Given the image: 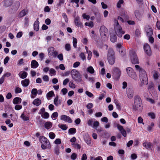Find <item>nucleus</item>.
Wrapping results in <instances>:
<instances>
[{
  "mask_svg": "<svg viewBox=\"0 0 160 160\" xmlns=\"http://www.w3.org/2000/svg\"><path fill=\"white\" fill-rule=\"evenodd\" d=\"M45 112H46L45 109V108H42L39 110V111L38 112V114H39L42 115Z\"/></svg>",
  "mask_w": 160,
  "mask_h": 160,
  "instance_id": "nucleus-60",
  "label": "nucleus"
},
{
  "mask_svg": "<svg viewBox=\"0 0 160 160\" xmlns=\"http://www.w3.org/2000/svg\"><path fill=\"white\" fill-rule=\"evenodd\" d=\"M41 117L44 119H48L49 117V114L48 112H46L41 115Z\"/></svg>",
  "mask_w": 160,
  "mask_h": 160,
  "instance_id": "nucleus-43",
  "label": "nucleus"
},
{
  "mask_svg": "<svg viewBox=\"0 0 160 160\" xmlns=\"http://www.w3.org/2000/svg\"><path fill=\"white\" fill-rule=\"evenodd\" d=\"M122 48H123L122 47V43H119L117 44V50L121 49Z\"/></svg>",
  "mask_w": 160,
  "mask_h": 160,
  "instance_id": "nucleus-63",
  "label": "nucleus"
},
{
  "mask_svg": "<svg viewBox=\"0 0 160 160\" xmlns=\"http://www.w3.org/2000/svg\"><path fill=\"white\" fill-rule=\"evenodd\" d=\"M130 56L131 61L132 64H138L139 62L135 52L133 51H131L129 52Z\"/></svg>",
  "mask_w": 160,
  "mask_h": 160,
  "instance_id": "nucleus-8",
  "label": "nucleus"
},
{
  "mask_svg": "<svg viewBox=\"0 0 160 160\" xmlns=\"http://www.w3.org/2000/svg\"><path fill=\"white\" fill-rule=\"evenodd\" d=\"M154 88V84L152 82L150 83L148 85V89L149 90L153 89Z\"/></svg>",
  "mask_w": 160,
  "mask_h": 160,
  "instance_id": "nucleus-54",
  "label": "nucleus"
},
{
  "mask_svg": "<svg viewBox=\"0 0 160 160\" xmlns=\"http://www.w3.org/2000/svg\"><path fill=\"white\" fill-rule=\"evenodd\" d=\"M44 126L48 130L52 127V123L51 122L48 121L45 123Z\"/></svg>",
  "mask_w": 160,
  "mask_h": 160,
  "instance_id": "nucleus-32",
  "label": "nucleus"
},
{
  "mask_svg": "<svg viewBox=\"0 0 160 160\" xmlns=\"http://www.w3.org/2000/svg\"><path fill=\"white\" fill-rule=\"evenodd\" d=\"M138 122L139 123H142L143 125L144 124L143 122V119L141 117H139L138 118Z\"/></svg>",
  "mask_w": 160,
  "mask_h": 160,
  "instance_id": "nucleus-61",
  "label": "nucleus"
},
{
  "mask_svg": "<svg viewBox=\"0 0 160 160\" xmlns=\"http://www.w3.org/2000/svg\"><path fill=\"white\" fill-rule=\"evenodd\" d=\"M126 71L128 75L131 78L136 80L137 78V75L134 70L131 67L126 68Z\"/></svg>",
  "mask_w": 160,
  "mask_h": 160,
  "instance_id": "nucleus-9",
  "label": "nucleus"
},
{
  "mask_svg": "<svg viewBox=\"0 0 160 160\" xmlns=\"http://www.w3.org/2000/svg\"><path fill=\"white\" fill-rule=\"evenodd\" d=\"M143 109L142 102L140 97L138 95L135 97L134 105L133 106V110L135 111H137L141 112Z\"/></svg>",
  "mask_w": 160,
  "mask_h": 160,
  "instance_id": "nucleus-2",
  "label": "nucleus"
},
{
  "mask_svg": "<svg viewBox=\"0 0 160 160\" xmlns=\"http://www.w3.org/2000/svg\"><path fill=\"white\" fill-rule=\"evenodd\" d=\"M115 23L116 24L114 25V28L116 34L119 37H121L123 34L125 33V32L122 30L121 26L119 25L118 21L116 20Z\"/></svg>",
  "mask_w": 160,
  "mask_h": 160,
  "instance_id": "nucleus-5",
  "label": "nucleus"
},
{
  "mask_svg": "<svg viewBox=\"0 0 160 160\" xmlns=\"http://www.w3.org/2000/svg\"><path fill=\"white\" fill-rule=\"evenodd\" d=\"M54 153L57 155H59V147L56 146L54 148Z\"/></svg>",
  "mask_w": 160,
  "mask_h": 160,
  "instance_id": "nucleus-45",
  "label": "nucleus"
},
{
  "mask_svg": "<svg viewBox=\"0 0 160 160\" xmlns=\"http://www.w3.org/2000/svg\"><path fill=\"white\" fill-rule=\"evenodd\" d=\"M95 119L91 118L88 120L87 122V124L88 126L92 127L94 129H96L98 126H99V123L96 120L94 121Z\"/></svg>",
  "mask_w": 160,
  "mask_h": 160,
  "instance_id": "nucleus-7",
  "label": "nucleus"
},
{
  "mask_svg": "<svg viewBox=\"0 0 160 160\" xmlns=\"http://www.w3.org/2000/svg\"><path fill=\"white\" fill-rule=\"evenodd\" d=\"M85 25L88 26L89 27L92 28L94 26V24L92 22L90 21L89 22H86L85 23Z\"/></svg>",
  "mask_w": 160,
  "mask_h": 160,
  "instance_id": "nucleus-46",
  "label": "nucleus"
},
{
  "mask_svg": "<svg viewBox=\"0 0 160 160\" xmlns=\"http://www.w3.org/2000/svg\"><path fill=\"white\" fill-rule=\"evenodd\" d=\"M55 134L53 132H50L49 133V136L50 138L52 139H54L55 137Z\"/></svg>",
  "mask_w": 160,
  "mask_h": 160,
  "instance_id": "nucleus-53",
  "label": "nucleus"
},
{
  "mask_svg": "<svg viewBox=\"0 0 160 160\" xmlns=\"http://www.w3.org/2000/svg\"><path fill=\"white\" fill-rule=\"evenodd\" d=\"M121 72L120 69L118 68H115L113 71L112 75L115 80H118L121 76Z\"/></svg>",
  "mask_w": 160,
  "mask_h": 160,
  "instance_id": "nucleus-11",
  "label": "nucleus"
},
{
  "mask_svg": "<svg viewBox=\"0 0 160 160\" xmlns=\"http://www.w3.org/2000/svg\"><path fill=\"white\" fill-rule=\"evenodd\" d=\"M77 155L75 153H73L71 156V158L72 160H75L77 158Z\"/></svg>",
  "mask_w": 160,
  "mask_h": 160,
  "instance_id": "nucleus-59",
  "label": "nucleus"
},
{
  "mask_svg": "<svg viewBox=\"0 0 160 160\" xmlns=\"http://www.w3.org/2000/svg\"><path fill=\"white\" fill-rule=\"evenodd\" d=\"M65 49L67 51H69L71 49V47L70 44L66 43L65 45Z\"/></svg>",
  "mask_w": 160,
  "mask_h": 160,
  "instance_id": "nucleus-44",
  "label": "nucleus"
},
{
  "mask_svg": "<svg viewBox=\"0 0 160 160\" xmlns=\"http://www.w3.org/2000/svg\"><path fill=\"white\" fill-rule=\"evenodd\" d=\"M153 75V77L155 80H157L159 76V73L158 72L155 70L153 71L152 72Z\"/></svg>",
  "mask_w": 160,
  "mask_h": 160,
  "instance_id": "nucleus-33",
  "label": "nucleus"
},
{
  "mask_svg": "<svg viewBox=\"0 0 160 160\" xmlns=\"http://www.w3.org/2000/svg\"><path fill=\"white\" fill-rule=\"evenodd\" d=\"M48 54L49 57L52 56L54 58H56L58 54V52L55 50L53 47H49L48 50Z\"/></svg>",
  "mask_w": 160,
  "mask_h": 160,
  "instance_id": "nucleus-10",
  "label": "nucleus"
},
{
  "mask_svg": "<svg viewBox=\"0 0 160 160\" xmlns=\"http://www.w3.org/2000/svg\"><path fill=\"white\" fill-rule=\"evenodd\" d=\"M74 22L75 25L77 27H80L81 28H82L83 27L82 23L80 21V18L78 16H77L75 18Z\"/></svg>",
  "mask_w": 160,
  "mask_h": 160,
  "instance_id": "nucleus-16",
  "label": "nucleus"
},
{
  "mask_svg": "<svg viewBox=\"0 0 160 160\" xmlns=\"http://www.w3.org/2000/svg\"><path fill=\"white\" fill-rule=\"evenodd\" d=\"M85 136L84 137V140L86 142L88 145H89L91 143V140L89 135L88 134L85 135Z\"/></svg>",
  "mask_w": 160,
  "mask_h": 160,
  "instance_id": "nucleus-28",
  "label": "nucleus"
},
{
  "mask_svg": "<svg viewBox=\"0 0 160 160\" xmlns=\"http://www.w3.org/2000/svg\"><path fill=\"white\" fill-rule=\"evenodd\" d=\"M82 17L84 19H86L87 20H88L90 18L89 15H87L85 13L82 14Z\"/></svg>",
  "mask_w": 160,
  "mask_h": 160,
  "instance_id": "nucleus-58",
  "label": "nucleus"
},
{
  "mask_svg": "<svg viewBox=\"0 0 160 160\" xmlns=\"http://www.w3.org/2000/svg\"><path fill=\"white\" fill-rule=\"evenodd\" d=\"M93 106V104L92 103H89L86 106V107L88 109H89L92 108Z\"/></svg>",
  "mask_w": 160,
  "mask_h": 160,
  "instance_id": "nucleus-64",
  "label": "nucleus"
},
{
  "mask_svg": "<svg viewBox=\"0 0 160 160\" xmlns=\"http://www.w3.org/2000/svg\"><path fill=\"white\" fill-rule=\"evenodd\" d=\"M53 102L54 104L57 107L58 106L61 104V100H58V96H57L54 99Z\"/></svg>",
  "mask_w": 160,
  "mask_h": 160,
  "instance_id": "nucleus-23",
  "label": "nucleus"
},
{
  "mask_svg": "<svg viewBox=\"0 0 160 160\" xmlns=\"http://www.w3.org/2000/svg\"><path fill=\"white\" fill-rule=\"evenodd\" d=\"M39 65L38 62L35 60H32L31 61V67L32 68H36Z\"/></svg>",
  "mask_w": 160,
  "mask_h": 160,
  "instance_id": "nucleus-22",
  "label": "nucleus"
},
{
  "mask_svg": "<svg viewBox=\"0 0 160 160\" xmlns=\"http://www.w3.org/2000/svg\"><path fill=\"white\" fill-rule=\"evenodd\" d=\"M41 101L40 99L38 98L35 99L33 102L32 103L37 106H39L41 104Z\"/></svg>",
  "mask_w": 160,
  "mask_h": 160,
  "instance_id": "nucleus-30",
  "label": "nucleus"
},
{
  "mask_svg": "<svg viewBox=\"0 0 160 160\" xmlns=\"http://www.w3.org/2000/svg\"><path fill=\"white\" fill-rule=\"evenodd\" d=\"M72 78L76 81L78 82L82 81L79 72L76 69L72 70L71 72Z\"/></svg>",
  "mask_w": 160,
  "mask_h": 160,
  "instance_id": "nucleus-6",
  "label": "nucleus"
},
{
  "mask_svg": "<svg viewBox=\"0 0 160 160\" xmlns=\"http://www.w3.org/2000/svg\"><path fill=\"white\" fill-rule=\"evenodd\" d=\"M135 67L136 70L139 72L140 80L142 84L147 85L148 83V80L146 71L143 69L141 68L138 65H136Z\"/></svg>",
  "mask_w": 160,
  "mask_h": 160,
  "instance_id": "nucleus-1",
  "label": "nucleus"
},
{
  "mask_svg": "<svg viewBox=\"0 0 160 160\" xmlns=\"http://www.w3.org/2000/svg\"><path fill=\"white\" fill-rule=\"evenodd\" d=\"M134 14L136 18L138 20H141V15L138 10H136L134 12Z\"/></svg>",
  "mask_w": 160,
  "mask_h": 160,
  "instance_id": "nucleus-27",
  "label": "nucleus"
},
{
  "mask_svg": "<svg viewBox=\"0 0 160 160\" xmlns=\"http://www.w3.org/2000/svg\"><path fill=\"white\" fill-rule=\"evenodd\" d=\"M127 94L129 98H132L133 96V89L131 88H128L127 90Z\"/></svg>",
  "mask_w": 160,
  "mask_h": 160,
  "instance_id": "nucleus-18",
  "label": "nucleus"
},
{
  "mask_svg": "<svg viewBox=\"0 0 160 160\" xmlns=\"http://www.w3.org/2000/svg\"><path fill=\"white\" fill-rule=\"evenodd\" d=\"M22 91L21 88L19 87H16L15 88V92L16 94L20 93Z\"/></svg>",
  "mask_w": 160,
  "mask_h": 160,
  "instance_id": "nucleus-47",
  "label": "nucleus"
},
{
  "mask_svg": "<svg viewBox=\"0 0 160 160\" xmlns=\"http://www.w3.org/2000/svg\"><path fill=\"white\" fill-rule=\"evenodd\" d=\"M90 160H103L101 156H98L96 158L93 157H90Z\"/></svg>",
  "mask_w": 160,
  "mask_h": 160,
  "instance_id": "nucleus-50",
  "label": "nucleus"
},
{
  "mask_svg": "<svg viewBox=\"0 0 160 160\" xmlns=\"http://www.w3.org/2000/svg\"><path fill=\"white\" fill-rule=\"evenodd\" d=\"M107 59L110 64L113 65L115 62V57L114 51L112 49H109L107 54Z\"/></svg>",
  "mask_w": 160,
  "mask_h": 160,
  "instance_id": "nucleus-4",
  "label": "nucleus"
},
{
  "mask_svg": "<svg viewBox=\"0 0 160 160\" xmlns=\"http://www.w3.org/2000/svg\"><path fill=\"white\" fill-rule=\"evenodd\" d=\"M58 126L62 129L63 130H66L68 128V127L66 124H59L58 125Z\"/></svg>",
  "mask_w": 160,
  "mask_h": 160,
  "instance_id": "nucleus-41",
  "label": "nucleus"
},
{
  "mask_svg": "<svg viewBox=\"0 0 160 160\" xmlns=\"http://www.w3.org/2000/svg\"><path fill=\"white\" fill-rule=\"evenodd\" d=\"M22 101V99L19 97L14 98L12 101V102L14 104H17L20 103Z\"/></svg>",
  "mask_w": 160,
  "mask_h": 160,
  "instance_id": "nucleus-25",
  "label": "nucleus"
},
{
  "mask_svg": "<svg viewBox=\"0 0 160 160\" xmlns=\"http://www.w3.org/2000/svg\"><path fill=\"white\" fill-rule=\"evenodd\" d=\"M28 10L27 9L22 10L19 13V17L20 18L25 16L28 12Z\"/></svg>",
  "mask_w": 160,
  "mask_h": 160,
  "instance_id": "nucleus-24",
  "label": "nucleus"
},
{
  "mask_svg": "<svg viewBox=\"0 0 160 160\" xmlns=\"http://www.w3.org/2000/svg\"><path fill=\"white\" fill-rule=\"evenodd\" d=\"M145 30L148 37L152 36L153 34V30L151 26L147 25L145 26Z\"/></svg>",
  "mask_w": 160,
  "mask_h": 160,
  "instance_id": "nucleus-13",
  "label": "nucleus"
},
{
  "mask_svg": "<svg viewBox=\"0 0 160 160\" xmlns=\"http://www.w3.org/2000/svg\"><path fill=\"white\" fill-rule=\"evenodd\" d=\"M20 77L22 79L25 78L28 75V73L25 71H23V72L21 74H20V73L19 74Z\"/></svg>",
  "mask_w": 160,
  "mask_h": 160,
  "instance_id": "nucleus-39",
  "label": "nucleus"
},
{
  "mask_svg": "<svg viewBox=\"0 0 160 160\" xmlns=\"http://www.w3.org/2000/svg\"><path fill=\"white\" fill-rule=\"evenodd\" d=\"M54 96V92L51 91L48 92L46 94V97L48 100H50L51 97Z\"/></svg>",
  "mask_w": 160,
  "mask_h": 160,
  "instance_id": "nucleus-35",
  "label": "nucleus"
},
{
  "mask_svg": "<svg viewBox=\"0 0 160 160\" xmlns=\"http://www.w3.org/2000/svg\"><path fill=\"white\" fill-rule=\"evenodd\" d=\"M72 145L74 148L78 149H80L81 148V146L78 143H73Z\"/></svg>",
  "mask_w": 160,
  "mask_h": 160,
  "instance_id": "nucleus-52",
  "label": "nucleus"
},
{
  "mask_svg": "<svg viewBox=\"0 0 160 160\" xmlns=\"http://www.w3.org/2000/svg\"><path fill=\"white\" fill-rule=\"evenodd\" d=\"M77 39L76 38H73V46L74 48H77Z\"/></svg>",
  "mask_w": 160,
  "mask_h": 160,
  "instance_id": "nucleus-55",
  "label": "nucleus"
},
{
  "mask_svg": "<svg viewBox=\"0 0 160 160\" xmlns=\"http://www.w3.org/2000/svg\"><path fill=\"white\" fill-rule=\"evenodd\" d=\"M148 115L152 119H154L155 118V115L153 112H149L148 113Z\"/></svg>",
  "mask_w": 160,
  "mask_h": 160,
  "instance_id": "nucleus-51",
  "label": "nucleus"
},
{
  "mask_svg": "<svg viewBox=\"0 0 160 160\" xmlns=\"http://www.w3.org/2000/svg\"><path fill=\"white\" fill-rule=\"evenodd\" d=\"M43 80L45 82H48L49 80V77L47 75H44L42 77Z\"/></svg>",
  "mask_w": 160,
  "mask_h": 160,
  "instance_id": "nucleus-62",
  "label": "nucleus"
},
{
  "mask_svg": "<svg viewBox=\"0 0 160 160\" xmlns=\"http://www.w3.org/2000/svg\"><path fill=\"white\" fill-rule=\"evenodd\" d=\"M20 118L24 121H27L29 120V117H27V114H25L24 112L22 114Z\"/></svg>",
  "mask_w": 160,
  "mask_h": 160,
  "instance_id": "nucleus-31",
  "label": "nucleus"
},
{
  "mask_svg": "<svg viewBox=\"0 0 160 160\" xmlns=\"http://www.w3.org/2000/svg\"><path fill=\"white\" fill-rule=\"evenodd\" d=\"M39 22L38 21V18H37L35 22L34 25L33 27L34 30L38 31L39 29Z\"/></svg>",
  "mask_w": 160,
  "mask_h": 160,
  "instance_id": "nucleus-20",
  "label": "nucleus"
},
{
  "mask_svg": "<svg viewBox=\"0 0 160 160\" xmlns=\"http://www.w3.org/2000/svg\"><path fill=\"white\" fill-rule=\"evenodd\" d=\"M117 127L118 129L120 131L122 135L124 137H126V132L123 128V126L119 124H117Z\"/></svg>",
  "mask_w": 160,
  "mask_h": 160,
  "instance_id": "nucleus-17",
  "label": "nucleus"
},
{
  "mask_svg": "<svg viewBox=\"0 0 160 160\" xmlns=\"http://www.w3.org/2000/svg\"><path fill=\"white\" fill-rule=\"evenodd\" d=\"M58 113L57 112H55L53 113L51 116V118L53 120H56L57 117L58 116Z\"/></svg>",
  "mask_w": 160,
  "mask_h": 160,
  "instance_id": "nucleus-40",
  "label": "nucleus"
},
{
  "mask_svg": "<svg viewBox=\"0 0 160 160\" xmlns=\"http://www.w3.org/2000/svg\"><path fill=\"white\" fill-rule=\"evenodd\" d=\"M39 141L42 143L41 147L43 150L47 148H49L50 144L49 140L45 137L41 136L39 137Z\"/></svg>",
  "mask_w": 160,
  "mask_h": 160,
  "instance_id": "nucleus-3",
  "label": "nucleus"
},
{
  "mask_svg": "<svg viewBox=\"0 0 160 160\" xmlns=\"http://www.w3.org/2000/svg\"><path fill=\"white\" fill-rule=\"evenodd\" d=\"M20 2L18 1L14 3L12 7V9L14 11H17L18 9L20 6Z\"/></svg>",
  "mask_w": 160,
  "mask_h": 160,
  "instance_id": "nucleus-26",
  "label": "nucleus"
},
{
  "mask_svg": "<svg viewBox=\"0 0 160 160\" xmlns=\"http://www.w3.org/2000/svg\"><path fill=\"white\" fill-rule=\"evenodd\" d=\"M29 25V18L28 17H26L24 19V26L27 28Z\"/></svg>",
  "mask_w": 160,
  "mask_h": 160,
  "instance_id": "nucleus-34",
  "label": "nucleus"
},
{
  "mask_svg": "<svg viewBox=\"0 0 160 160\" xmlns=\"http://www.w3.org/2000/svg\"><path fill=\"white\" fill-rule=\"evenodd\" d=\"M154 124L153 122H151L150 125H148L147 128V130L149 132L152 131V128L154 127Z\"/></svg>",
  "mask_w": 160,
  "mask_h": 160,
  "instance_id": "nucleus-37",
  "label": "nucleus"
},
{
  "mask_svg": "<svg viewBox=\"0 0 160 160\" xmlns=\"http://www.w3.org/2000/svg\"><path fill=\"white\" fill-rule=\"evenodd\" d=\"M76 132V129L74 128H71L68 130V134L69 135H73Z\"/></svg>",
  "mask_w": 160,
  "mask_h": 160,
  "instance_id": "nucleus-36",
  "label": "nucleus"
},
{
  "mask_svg": "<svg viewBox=\"0 0 160 160\" xmlns=\"http://www.w3.org/2000/svg\"><path fill=\"white\" fill-rule=\"evenodd\" d=\"M21 83L23 87H27L30 83L29 80L28 79H25L21 81Z\"/></svg>",
  "mask_w": 160,
  "mask_h": 160,
  "instance_id": "nucleus-19",
  "label": "nucleus"
},
{
  "mask_svg": "<svg viewBox=\"0 0 160 160\" xmlns=\"http://www.w3.org/2000/svg\"><path fill=\"white\" fill-rule=\"evenodd\" d=\"M118 51H119L120 54L122 57L124 56L126 54L125 49L124 48L118 50Z\"/></svg>",
  "mask_w": 160,
  "mask_h": 160,
  "instance_id": "nucleus-42",
  "label": "nucleus"
},
{
  "mask_svg": "<svg viewBox=\"0 0 160 160\" xmlns=\"http://www.w3.org/2000/svg\"><path fill=\"white\" fill-rule=\"evenodd\" d=\"M124 3L123 0H119L117 4V7L118 8H120L121 7V5Z\"/></svg>",
  "mask_w": 160,
  "mask_h": 160,
  "instance_id": "nucleus-48",
  "label": "nucleus"
},
{
  "mask_svg": "<svg viewBox=\"0 0 160 160\" xmlns=\"http://www.w3.org/2000/svg\"><path fill=\"white\" fill-rule=\"evenodd\" d=\"M87 71L90 74H93L95 72V71L93 68L91 66H89L87 68Z\"/></svg>",
  "mask_w": 160,
  "mask_h": 160,
  "instance_id": "nucleus-38",
  "label": "nucleus"
},
{
  "mask_svg": "<svg viewBox=\"0 0 160 160\" xmlns=\"http://www.w3.org/2000/svg\"><path fill=\"white\" fill-rule=\"evenodd\" d=\"M143 146L147 149H152V145L150 142H145L143 143Z\"/></svg>",
  "mask_w": 160,
  "mask_h": 160,
  "instance_id": "nucleus-21",
  "label": "nucleus"
},
{
  "mask_svg": "<svg viewBox=\"0 0 160 160\" xmlns=\"http://www.w3.org/2000/svg\"><path fill=\"white\" fill-rule=\"evenodd\" d=\"M60 119L61 120L64 121L66 122L71 123L72 122V119L68 116L62 115L60 116Z\"/></svg>",
  "mask_w": 160,
  "mask_h": 160,
  "instance_id": "nucleus-15",
  "label": "nucleus"
},
{
  "mask_svg": "<svg viewBox=\"0 0 160 160\" xmlns=\"http://www.w3.org/2000/svg\"><path fill=\"white\" fill-rule=\"evenodd\" d=\"M110 39L111 42H114L117 41V37L116 35L111 34H110Z\"/></svg>",
  "mask_w": 160,
  "mask_h": 160,
  "instance_id": "nucleus-29",
  "label": "nucleus"
},
{
  "mask_svg": "<svg viewBox=\"0 0 160 160\" xmlns=\"http://www.w3.org/2000/svg\"><path fill=\"white\" fill-rule=\"evenodd\" d=\"M50 73L52 75H56V71L53 68H51L49 70Z\"/></svg>",
  "mask_w": 160,
  "mask_h": 160,
  "instance_id": "nucleus-56",
  "label": "nucleus"
},
{
  "mask_svg": "<svg viewBox=\"0 0 160 160\" xmlns=\"http://www.w3.org/2000/svg\"><path fill=\"white\" fill-rule=\"evenodd\" d=\"M100 33L102 38H105L108 31L107 28L104 26H102L100 28Z\"/></svg>",
  "mask_w": 160,
  "mask_h": 160,
  "instance_id": "nucleus-12",
  "label": "nucleus"
},
{
  "mask_svg": "<svg viewBox=\"0 0 160 160\" xmlns=\"http://www.w3.org/2000/svg\"><path fill=\"white\" fill-rule=\"evenodd\" d=\"M85 94L87 95L89 97L93 98L94 97L93 95L91 92L88 91H86L85 92Z\"/></svg>",
  "mask_w": 160,
  "mask_h": 160,
  "instance_id": "nucleus-49",
  "label": "nucleus"
},
{
  "mask_svg": "<svg viewBox=\"0 0 160 160\" xmlns=\"http://www.w3.org/2000/svg\"><path fill=\"white\" fill-rule=\"evenodd\" d=\"M143 49L145 53L148 56H150L152 54L150 47L148 43H145L143 46Z\"/></svg>",
  "mask_w": 160,
  "mask_h": 160,
  "instance_id": "nucleus-14",
  "label": "nucleus"
},
{
  "mask_svg": "<svg viewBox=\"0 0 160 160\" xmlns=\"http://www.w3.org/2000/svg\"><path fill=\"white\" fill-rule=\"evenodd\" d=\"M31 93L32 94L36 95L38 94V90L36 88H33L31 91Z\"/></svg>",
  "mask_w": 160,
  "mask_h": 160,
  "instance_id": "nucleus-57",
  "label": "nucleus"
}]
</instances>
